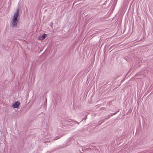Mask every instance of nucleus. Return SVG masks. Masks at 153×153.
<instances>
[{
  "instance_id": "5",
  "label": "nucleus",
  "mask_w": 153,
  "mask_h": 153,
  "mask_svg": "<svg viewBox=\"0 0 153 153\" xmlns=\"http://www.w3.org/2000/svg\"><path fill=\"white\" fill-rule=\"evenodd\" d=\"M111 115H108V117H107V118H105V120H106L107 119H109L110 118V117H111Z\"/></svg>"
},
{
  "instance_id": "4",
  "label": "nucleus",
  "mask_w": 153,
  "mask_h": 153,
  "mask_svg": "<svg viewBox=\"0 0 153 153\" xmlns=\"http://www.w3.org/2000/svg\"><path fill=\"white\" fill-rule=\"evenodd\" d=\"M47 35L46 34H43L42 36L40 37L39 39L41 40H43L46 37Z\"/></svg>"
},
{
  "instance_id": "1",
  "label": "nucleus",
  "mask_w": 153,
  "mask_h": 153,
  "mask_svg": "<svg viewBox=\"0 0 153 153\" xmlns=\"http://www.w3.org/2000/svg\"><path fill=\"white\" fill-rule=\"evenodd\" d=\"M18 23V20H15V19H12L11 26L13 27H17Z\"/></svg>"
},
{
  "instance_id": "2",
  "label": "nucleus",
  "mask_w": 153,
  "mask_h": 153,
  "mask_svg": "<svg viewBox=\"0 0 153 153\" xmlns=\"http://www.w3.org/2000/svg\"><path fill=\"white\" fill-rule=\"evenodd\" d=\"M19 10L18 9H17L15 13L13 16V19H15V20H18L17 17L19 16Z\"/></svg>"
},
{
  "instance_id": "8",
  "label": "nucleus",
  "mask_w": 153,
  "mask_h": 153,
  "mask_svg": "<svg viewBox=\"0 0 153 153\" xmlns=\"http://www.w3.org/2000/svg\"><path fill=\"white\" fill-rule=\"evenodd\" d=\"M86 117H85V119H86Z\"/></svg>"
},
{
  "instance_id": "3",
  "label": "nucleus",
  "mask_w": 153,
  "mask_h": 153,
  "mask_svg": "<svg viewBox=\"0 0 153 153\" xmlns=\"http://www.w3.org/2000/svg\"><path fill=\"white\" fill-rule=\"evenodd\" d=\"M20 104L19 101H17L13 104V107L14 108H17Z\"/></svg>"
},
{
  "instance_id": "6",
  "label": "nucleus",
  "mask_w": 153,
  "mask_h": 153,
  "mask_svg": "<svg viewBox=\"0 0 153 153\" xmlns=\"http://www.w3.org/2000/svg\"><path fill=\"white\" fill-rule=\"evenodd\" d=\"M117 112H115V113H113L112 114H111V116H112L113 115H114L115 114L117 113Z\"/></svg>"
},
{
  "instance_id": "7",
  "label": "nucleus",
  "mask_w": 153,
  "mask_h": 153,
  "mask_svg": "<svg viewBox=\"0 0 153 153\" xmlns=\"http://www.w3.org/2000/svg\"><path fill=\"white\" fill-rule=\"evenodd\" d=\"M86 117H85V119H86Z\"/></svg>"
}]
</instances>
